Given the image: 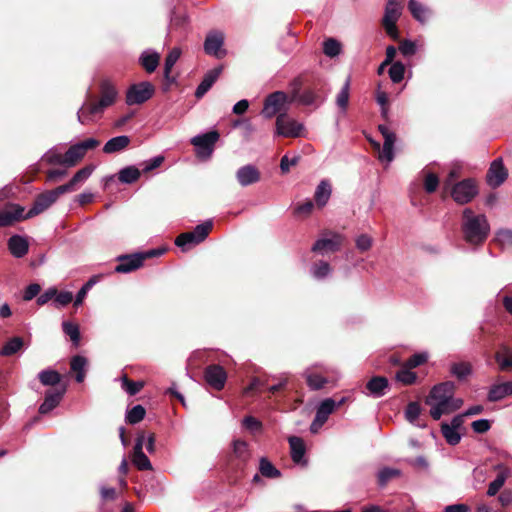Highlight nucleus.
I'll use <instances>...</instances> for the list:
<instances>
[{
	"label": "nucleus",
	"mask_w": 512,
	"mask_h": 512,
	"mask_svg": "<svg viewBox=\"0 0 512 512\" xmlns=\"http://www.w3.org/2000/svg\"><path fill=\"white\" fill-rule=\"evenodd\" d=\"M450 373L458 380H464L472 373V366L469 362H457L450 366Z\"/></svg>",
	"instance_id": "49530a36"
},
{
	"label": "nucleus",
	"mask_w": 512,
	"mask_h": 512,
	"mask_svg": "<svg viewBox=\"0 0 512 512\" xmlns=\"http://www.w3.org/2000/svg\"><path fill=\"white\" fill-rule=\"evenodd\" d=\"M66 392V387L62 386L55 390H49L45 394L43 403L39 407L40 414H47L56 408Z\"/></svg>",
	"instance_id": "aec40b11"
},
{
	"label": "nucleus",
	"mask_w": 512,
	"mask_h": 512,
	"mask_svg": "<svg viewBox=\"0 0 512 512\" xmlns=\"http://www.w3.org/2000/svg\"><path fill=\"white\" fill-rule=\"evenodd\" d=\"M181 55L179 48H173L165 59L164 64V78L166 83L164 84V92L169 91V86L175 82V78L171 76V71L175 63L178 61Z\"/></svg>",
	"instance_id": "5701e85b"
},
{
	"label": "nucleus",
	"mask_w": 512,
	"mask_h": 512,
	"mask_svg": "<svg viewBox=\"0 0 512 512\" xmlns=\"http://www.w3.org/2000/svg\"><path fill=\"white\" fill-rule=\"evenodd\" d=\"M23 344L21 337H13L2 347L0 354L2 356H11L17 353L23 347Z\"/></svg>",
	"instance_id": "09e8293b"
},
{
	"label": "nucleus",
	"mask_w": 512,
	"mask_h": 512,
	"mask_svg": "<svg viewBox=\"0 0 512 512\" xmlns=\"http://www.w3.org/2000/svg\"><path fill=\"white\" fill-rule=\"evenodd\" d=\"M378 130L384 138L383 147L380 150V143L370 140L374 148L379 151V160L386 161L387 163L392 162L394 159V144L396 141V135L386 125H379Z\"/></svg>",
	"instance_id": "1a4fd4ad"
},
{
	"label": "nucleus",
	"mask_w": 512,
	"mask_h": 512,
	"mask_svg": "<svg viewBox=\"0 0 512 512\" xmlns=\"http://www.w3.org/2000/svg\"><path fill=\"white\" fill-rule=\"evenodd\" d=\"M496 468L501 469V471L497 475V477L489 484L488 489H487L488 496L496 495L499 492V490L503 487V485L509 475L508 469L504 468L502 465H498Z\"/></svg>",
	"instance_id": "4c0bfd02"
},
{
	"label": "nucleus",
	"mask_w": 512,
	"mask_h": 512,
	"mask_svg": "<svg viewBox=\"0 0 512 512\" xmlns=\"http://www.w3.org/2000/svg\"><path fill=\"white\" fill-rule=\"evenodd\" d=\"M508 177V171L503 165L502 159H495L487 172L486 181L492 188H497L504 183Z\"/></svg>",
	"instance_id": "2eb2a0df"
},
{
	"label": "nucleus",
	"mask_w": 512,
	"mask_h": 512,
	"mask_svg": "<svg viewBox=\"0 0 512 512\" xmlns=\"http://www.w3.org/2000/svg\"><path fill=\"white\" fill-rule=\"evenodd\" d=\"M38 379L44 386H56L61 382V375L53 369H45L39 372Z\"/></svg>",
	"instance_id": "c03bdc74"
},
{
	"label": "nucleus",
	"mask_w": 512,
	"mask_h": 512,
	"mask_svg": "<svg viewBox=\"0 0 512 512\" xmlns=\"http://www.w3.org/2000/svg\"><path fill=\"white\" fill-rule=\"evenodd\" d=\"M119 264L115 267L117 273H130L143 265V256L140 253L133 255H121L118 257Z\"/></svg>",
	"instance_id": "6ab92c4d"
},
{
	"label": "nucleus",
	"mask_w": 512,
	"mask_h": 512,
	"mask_svg": "<svg viewBox=\"0 0 512 512\" xmlns=\"http://www.w3.org/2000/svg\"><path fill=\"white\" fill-rule=\"evenodd\" d=\"M93 165H88L78 170L71 180L61 186H58L63 194L77 190L93 173Z\"/></svg>",
	"instance_id": "f3484780"
},
{
	"label": "nucleus",
	"mask_w": 512,
	"mask_h": 512,
	"mask_svg": "<svg viewBox=\"0 0 512 512\" xmlns=\"http://www.w3.org/2000/svg\"><path fill=\"white\" fill-rule=\"evenodd\" d=\"M145 438V432L138 433L131 456L133 465L141 471L152 470V464L143 452Z\"/></svg>",
	"instance_id": "4468645a"
},
{
	"label": "nucleus",
	"mask_w": 512,
	"mask_h": 512,
	"mask_svg": "<svg viewBox=\"0 0 512 512\" xmlns=\"http://www.w3.org/2000/svg\"><path fill=\"white\" fill-rule=\"evenodd\" d=\"M115 98H100L98 102H85L78 110V121L81 124H87L98 117L104 108L112 105Z\"/></svg>",
	"instance_id": "0eeeda50"
},
{
	"label": "nucleus",
	"mask_w": 512,
	"mask_h": 512,
	"mask_svg": "<svg viewBox=\"0 0 512 512\" xmlns=\"http://www.w3.org/2000/svg\"><path fill=\"white\" fill-rule=\"evenodd\" d=\"M408 9L412 17L420 24H426L432 14L431 10L417 0L408 2Z\"/></svg>",
	"instance_id": "393cba45"
},
{
	"label": "nucleus",
	"mask_w": 512,
	"mask_h": 512,
	"mask_svg": "<svg viewBox=\"0 0 512 512\" xmlns=\"http://www.w3.org/2000/svg\"><path fill=\"white\" fill-rule=\"evenodd\" d=\"M399 51L405 57L413 56L417 52L416 42L403 40L399 45Z\"/></svg>",
	"instance_id": "680f3d73"
},
{
	"label": "nucleus",
	"mask_w": 512,
	"mask_h": 512,
	"mask_svg": "<svg viewBox=\"0 0 512 512\" xmlns=\"http://www.w3.org/2000/svg\"><path fill=\"white\" fill-rule=\"evenodd\" d=\"M243 426L251 432L261 430L262 423L253 416H246L242 421Z\"/></svg>",
	"instance_id": "338daca9"
},
{
	"label": "nucleus",
	"mask_w": 512,
	"mask_h": 512,
	"mask_svg": "<svg viewBox=\"0 0 512 512\" xmlns=\"http://www.w3.org/2000/svg\"><path fill=\"white\" fill-rule=\"evenodd\" d=\"M62 329H63L64 333L70 337L71 341L75 345L79 344L80 331H79L78 325H76L72 322L64 321L62 323Z\"/></svg>",
	"instance_id": "6e6d98bb"
},
{
	"label": "nucleus",
	"mask_w": 512,
	"mask_h": 512,
	"mask_svg": "<svg viewBox=\"0 0 512 512\" xmlns=\"http://www.w3.org/2000/svg\"><path fill=\"white\" fill-rule=\"evenodd\" d=\"M131 139L127 135H119L109 139L103 147L105 154H114L124 151L130 144Z\"/></svg>",
	"instance_id": "cd10ccee"
},
{
	"label": "nucleus",
	"mask_w": 512,
	"mask_h": 512,
	"mask_svg": "<svg viewBox=\"0 0 512 512\" xmlns=\"http://www.w3.org/2000/svg\"><path fill=\"white\" fill-rule=\"evenodd\" d=\"M54 298V302L57 307H64L73 300V294L69 291H62L60 293L56 292V296Z\"/></svg>",
	"instance_id": "69168bd1"
},
{
	"label": "nucleus",
	"mask_w": 512,
	"mask_h": 512,
	"mask_svg": "<svg viewBox=\"0 0 512 512\" xmlns=\"http://www.w3.org/2000/svg\"><path fill=\"white\" fill-rule=\"evenodd\" d=\"M427 360H428L427 352L415 353L406 361V367L409 369L416 368V367L424 364Z\"/></svg>",
	"instance_id": "052dcab7"
},
{
	"label": "nucleus",
	"mask_w": 512,
	"mask_h": 512,
	"mask_svg": "<svg viewBox=\"0 0 512 512\" xmlns=\"http://www.w3.org/2000/svg\"><path fill=\"white\" fill-rule=\"evenodd\" d=\"M495 360L501 371L512 369V349L506 345H501L495 353Z\"/></svg>",
	"instance_id": "f704fd0d"
},
{
	"label": "nucleus",
	"mask_w": 512,
	"mask_h": 512,
	"mask_svg": "<svg viewBox=\"0 0 512 512\" xmlns=\"http://www.w3.org/2000/svg\"><path fill=\"white\" fill-rule=\"evenodd\" d=\"M455 384L452 381L435 385L426 399V404L431 406L430 415L434 420H439L442 415L449 414L463 405V400L454 398Z\"/></svg>",
	"instance_id": "f257e3e1"
},
{
	"label": "nucleus",
	"mask_w": 512,
	"mask_h": 512,
	"mask_svg": "<svg viewBox=\"0 0 512 512\" xmlns=\"http://www.w3.org/2000/svg\"><path fill=\"white\" fill-rule=\"evenodd\" d=\"M421 175L423 176L425 191L427 193L435 192L439 185V179L437 175L427 170H423Z\"/></svg>",
	"instance_id": "8fccbe9b"
},
{
	"label": "nucleus",
	"mask_w": 512,
	"mask_h": 512,
	"mask_svg": "<svg viewBox=\"0 0 512 512\" xmlns=\"http://www.w3.org/2000/svg\"><path fill=\"white\" fill-rule=\"evenodd\" d=\"M293 100L294 98H266L262 114L266 118H271L277 113L281 112L284 108L286 100Z\"/></svg>",
	"instance_id": "7c9ffc66"
},
{
	"label": "nucleus",
	"mask_w": 512,
	"mask_h": 512,
	"mask_svg": "<svg viewBox=\"0 0 512 512\" xmlns=\"http://www.w3.org/2000/svg\"><path fill=\"white\" fill-rule=\"evenodd\" d=\"M87 367V359L83 356L76 355L72 357L70 361V368L76 373V381L78 383L83 382L85 378V372Z\"/></svg>",
	"instance_id": "58836bf2"
},
{
	"label": "nucleus",
	"mask_w": 512,
	"mask_h": 512,
	"mask_svg": "<svg viewBox=\"0 0 512 512\" xmlns=\"http://www.w3.org/2000/svg\"><path fill=\"white\" fill-rule=\"evenodd\" d=\"M332 268L326 261L320 260L310 267V274L314 279L323 280L330 276Z\"/></svg>",
	"instance_id": "79ce46f5"
},
{
	"label": "nucleus",
	"mask_w": 512,
	"mask_h": 512,
	"mask_svg": "<svg viewBox=\"0 0 512 512\" xmlns=\"http://www.w3.org/2000/svg\"><path fill=\"white\" fill-rule=\"evenodd\" d=\"M372 246V238L366 234H362L356 239V247L364 252L371 248Z\"/></svg>",
	"instance_id": "774afa93"
},
{
	"label": "nucleus",
	"mask_w": 512,
	"mask_h": 512,
	"mask_svg": "<svg viewBox=\"0 0 512 512\" xmlns=\"http://www.w3.org/2000/svg\"><path fill=\"white\" fill-rule=\"evenodd\" d=\"M63 144H58L50 148L43 156L42 161L49 165H62L65 166V153H62Z\"/></svg>",
	"instance_id": "72a5a7b5"
},
{
	"label": "nucleus",
	"mask_w": 512,
	"mask_h": 512,
	"mask_svg": "<svg viewBox=\"0 0 512 512\" xmlns=\"http://www.w3.org/2000/svg\"><path fill=\"white\" fill-rule=\"evenodd\" d=\"M343 242V236L338 233H330V237L319 238L312 246L311 250L320 255L337 252L340 250Z\"/></svg>",
	"instance_id": "ddd939ff"
},
{
	"label": "nucleus",
	"mask_w": 512,
	"mask_h": 512,
	"mask_svg": "<svg viewBox=\"0 0 512 512\" xmlns=\"http://www.w3.org/2000/svg\"><path fill=\"white\" fill-rule=\"evenodd\" d=\"M24 209L18 205L0 211V227H8L13 225L16 221L24 219Z\"/></svg>",
	"instance_id": "a878e982"
},
{
	"label": "nucleus",
	"mask_w": 512,
	"mask_h": 512,
	"mask_svg": "<svg viewBox=\"0 0 512 512\" xmlns=\"http://www.w3.org/2000/svg\"><path fill=\"white\" fill-rule=\"evenodd\" d=\"M221 73V68H215L207 72L196 89L195 96H203L206 94L212 85L215 83Z\"/></svg>",
	"instance_id": "c9c22d12"
},
{
	"label": "nucleus",
	"mask_w": 512,
	"mask_h": 512,
	"mask_svg": "<svg viewBox=\"0 0 512 512\" xmlns=\"http://www.w3.org/2000/svg\"><path fill=\"white\" fill-rule=\"evenodd\" d=\"M323 52L328 57H336L341 52V44L337 40L329 38L323 44Z\"/></svg>",
	"instance_id": "13d9d810"
},
{
	"label": "nucleus",
	"mask_w": 512,
	"mask_h": 512,
	"mask_svg": "<svg viewBox=\"0 0 512 512\" xmlns=\"http://www.w3.org/2000/svg\"><path fill=\"white\" fill-rule=\"evenodd\" d=\"M97 283V278L92 277L90 278L78 291L75 300L74 305L80 306L83 303V300L85 299L88 291Z\"/></svg>",
	"instance_id": "bf43d9fd"
},
{
	"label": "nucleus",
	"mask_w": 512,
	"mask_h": 512,
	"mask_svg": "<svg viewBox=\"0 0 512 512\" xmlns=\"http://www.w3.org/2000/svg\"><path fill=\"white\" fill-rule=\"evenodd\" d=\"M121 387L129 395L133 396L140 392V390L143 388V382L131 381L125 375L121 378Z\"/></svg>",
	"instance_id": "5fc2aeb1"
},
{
	"label": "nucleus",
	"mask_w": 512,
	"mask_h": 512,
	"mask_svg": "<svg viewBox=\"0 0 512 512\" xmlns=\"http://www.w3.org/2000/svg\"><path fill=\"white\" fill-rule=\"evenodd\" d=\"M146 411L142 405L133 406L126 414V421L129 424H137L145 417Z\"/></svg>",
	"instance_id": "603ef678"
},
{
	"label": "nucleus",
	"mask_w": 512,
	"mask_h": 512,
	"mask_svg": "<svg viewBox=\"0 0 512 512\" xmlns=\"http://www.w3.org/2000/svg\"><path fill=\"white\" fill-rule=\"evenodd\" d=\"M141 172L134 166L122 168L118 173V179L125 184H132L140 178Z\"/></svg>",
	"instance_id": "a18cd8bd"
},
{
	"label": "nucleus",
	"mask_w": 512,
	"mask_h": 512,
	"mask_svg": "<svg viewBox=\"0 0 512 512\" xmlns=\"http://www.w3.org/2000/svg\"><path fill=\"white\" fill-rule=\"evenodd\" d=\"M232 451L234 458L239 464L245 465L249 461L251 454L246 441L240 439L234 440L232 443Z\"/></svg>",
	"instance_id": "2f4dec72"
},
{
	"label": "nucleus",
	"mask_w": 512,
	"mask_h": 512,
	"mask_svg": "<svg viewBox=\"0 0 512 512\" xmlns=\"http://www.w3.org/2000/svg\"><path fill=\"white\" fill-rule=\"evenodd\" d=\"M509 395H512V381L492 385L487 398L490 402H497Z\"/></svg>",
	"instance_id": "c85d7f7f"
},
{
	"label": "nucleus",
	"mask_w": 512,
	"mask_h": 512,
	"mask_svg": "<svg viewBox=\"0 0 512 512\" xmlns=\"http://www.w3.org/2000/svg\"><path fill=\"white\" fill-rule=\"evenodd\" d=\"M478 193L477 186L472 179H464L454 185L451 196L458 204L469 203Z\"/></svg>",
	"instance_id": "f8f14e48"
},
{
	"label": "nucleus",
	"mask_w": 512,
	"mask_h": 512,
	"mask_svg": "<svg viewBox=\"0 0 512 512\" xmlns=\"http://www.w3.org/2000/svg\"><path fill=\"white\" fill-rule=\"evenodd\" d=\"M7 246L15 258H23L29 251L27 238L18 234H14L8 239Z\"/></svg>",
	"instance_id": "412c9836"
},
{
	"label": "nucleus",
	"mask_w": 512,
	"mask_h": 512,
	"mask_svg": "<svg viewBox=\"0 0 512 512\" xmlns=\"http://www.w3.org/2000/svg\"><path fill=\"white\" fill-rule=\"evenodd\" d=\"M441 432L446 442L450 445H457L461 440V434L458 432V430L452 428L446 422L441 424Z\"/></svg>",
	"instance_id": "de8ad7c7"
},
{
	"label": "nucleus",
	"mask_w": 512,
	"mask_h": 512,
	"mask_svg": "<svg viewBox=\"0 0 512 512\" xmlns=\"http://www.w3.org/2000/svg\"><path fill=\"white\" fill-rule=\"evenodd\" d=\"M389 388V383L387 378L382 376L372 377L366 384V389L368 390V394L375 398L382 397L386 394Z\"/></svg>",
	"instance_id": "b1692460"
},
{
	"label": "nucleus",
	"mask_w": 512,
	"mask_h": 512,
	"mask_svg": "<svg viewBox=\"0 0 512 512\" xmlns=\"http://www.w3.org/2000/svg\"><path fill=\"white\" fill-rule=\"evenodd\" d=\"M389 77L394 83H399L403 80L405 74V66L401 62H394L389 68Z\"/></svg>",
	"instance_id": "4d7b16f0"
},
{
	"label": "nucleus",
	"mask_w": 512,
	"mask_h": 512,
	"mask_svg": "<svg viewBox=\"0 0 512 512\" xmlns=\"http://www.w3.org/2000/svg\"><path fill=\"white\" fill-rule=\"evenodd\" d=\"M154 92V86L148 81H143L130 86L125 96H152Z\"/></svg>",
	"instance_id": "a19ab883"
},
{
	"label": "nucleus",
	"mask_w": 512,
	"mask_h": 512,
	"mask_svg": "<svg viewBox=\"0 0 512 512\" xmlns=\"http://www.w3.org/2000/svg\"><path fill=\"white\" fill-rule=\"evenodd\" d=\"M304 125L285 113H280L276 119V134L282 137L297 138L302 135Z\"/></svg>",
	"instance_id": "9d476101"
},
{
	"label": "nucleus",
	"mask_w": 512,
	"mask_h": 512,
	"mask_svg": "<svg viewBox=\"0 0 512 512\" xmlns=\"http://www.w3.org/2000/svg\"><path fill=\"white\" fill-rule=\"evenodd\" d=\"M402 14L401 0H389L385 6L382 25L386 33L394 40L399 38V31L396 23Z\"/></svg>",
	"instance_id": "20e7f679"
},
{
	"label": "nucleus",
	"mask_w": 512,
	"mask_h": 512,
	"mask_svg": "<svg viewBox=\"0 0 512 512\" xmlns=\"http://www.w3.org/2000/svg\"><path fill=\"white\" fill-rule=\"evenodd\" d=\"M336 409V401L332 398L324 399L317 407L316 417L318 420L327 421L330 414Z\"/></svg>",
	"instance_id": "37998d69"
},
{
	"label": "nucleus",
	"mask_w": 512,
	"mask_h": 512,
	"mask_svg": "<svg viewBox=\"0 0 512 512\" xmlns=\"http://www.w3.org/2000/svg\"><path fill=\"white\" fill-rule=\"evenodd\" d=\"M461 229L466 242L478 245L488 237L490 226L485 215L475 214L470 208H466L462 213Z\"/></svg>",
	"instance_id": "f03ea898"
},
{
	"label": "nucleus",
	"mask_w": 512,
	"mask_h": 512,
	"mask_svg": "<svg viewBox=\"0 0 512 512\" xmlns=\"http://www.w3.org/2000/svg\"><path fill=\"white\" fill-rule=\"evenodd\" d=\"M421 413V407L418 402H410L405 409V418L411 424L421 426L417 424V420Z\"/></svg>",
	"instance_id": "864d4df0"
},
{
	"label": "nucleus",
	"mask_w": 512,
	"mask_h": 512,
	"mask_svg": "<svg viewBox=\"0 0 512 512\" xmlns=\"http://www.w3.org/2000/svg\"><path fill=\"white\" fill-rule=\"evenodd\" d=\"M260 178V171L257 169L256 166L252 164L244 165L240 167L236 172V179L242 187H247L249 185L255 184L259 182Z\"/></svg>",
	"instance_id": "a211bd4d"
},
{
	"label": "nucleus",
	"mask_w": 512,
	"mask_h": 512,
	"mask_svg": "<svg viewBox=\"0 0 512 512\" xmlns=\"http://www.w3.org/2000/svg\"><path fill=\"white\" fill-rule=\"evenodd\" d=\"M416 374L408 369H402L397 372L396 379L406 385L413 384L416 381Z\"/></svg>",
	"instance_id": "e2e57ef3"
},
{
	"label": "nucleus",
	"mask_w": 512,
	"mask_h": 512,
	"mask_svg": "<svg viewBox=\"0 0 512 512\" xmlns=\"http://www.w3.org/2000/svg\"><path fill=\"white\" fill-rule=\"evenodd\" d=\"M401 474L399 469L383 467L378 471L377 478L380 486H385L392 478L398 477Z\"/></svg>",
	"instance_id": "3c124183"
},
{
	"label": "nucleus",
	"mask_w": 512,
	"mask_h": 512,
	"mask_svg": "<svg viewBox=\"0 0 512 512\" xmlns=\"http://www.w3.org/2000/svg\"><path fill=\"white\" fill-rule=\"evenodd\" d=\"M378 130L384 138L383 147L380 150V143L370 140L374 148L379 151V160L386 161L387 163L392 162L394 159V144L396 141V135L386 125H379Z\"/></svg>",
	"instance_id": "6e6552de"
},
{
	"label": "nucleus",
	"mask_w": 512,
	"mask_h": 512,
	"mask_svg": "<svg viewBox=\"0 0 512 512\" xmlns=\"http://www.w3.org/2000/svg\"><path fill=\"white\" fill-rule=\"evenodd\" d=\"M204 377L209 386L221 390L225 386L227 374L222 366L214 364L206 367Z\"/></svg>",
	"instance_id": "dca6fc26"
},
{
	"label": "nucleus",
	"mask_w": 512,
	"mask_h": 512,
	"mask_svg": "<svg viewBox=\"0 0 512 512\" xmlns=\"http://www.w3.org/2000/svg\"><path fill=\"white\" fill-rule=\"evenodd\" d=\"M332 193V188L327 180H322L316 187L314 198L316 205L323 208L329 201Z\"/></svg>",
	"instance_id": "473e14b6"
},
{
	"label": "nucleus",
	"mask_w": 512,
	"mask_h": 512,
	"mask_svg": "<svg viewBox=\"0 0 512 512\" xmlns=\"http://www.w3.org/2000/svg\"><path fill=\"white\" fill-rule=\"evenodd\" d=\"M99 141L95 138H88L74 145H71L65 152V167L75 166L87 153L99 146Z\"/></svg>",
	"instance_id": "423d86ee"
},
{
	"label": "nucleus",
	"mask_w": 512,
	"mask_h": 512,
	"mask_svg": "<svg viewBox=\"0 0 512 512\" xmlns=\"http://www.w3.org/2000/svg\"><path fill=\"white\" fill-rule=\"evenodd\" d=\"M224 43V36L221 32H212L207 35L204 42V50L209 55L218 56Z\"/></svg>",
	"instance_id": "bb28decb"
},
{
	"label": "nucleus",
	"mask_w": 512,
	"mask_h": 512,
	"mask_svg": "<svg viewBox=\"0 0 512 512\" xmlns=\"http://www.w3.org/2000/svg\"><path fill=\"white\" fill-rule=\"evenodd\" d=\"M290 446V454L294 463L303 464L307 463L305 459L306 447L302 438L298 436H291L288 438Z\"/></svg>",
	"instance_id": "4be33fe9"
},
{
	"label": "nucleus",
	"mask_w": 512,
	"mask_h": 512,
	"mask_svg": "<svg viewBox=\"0 0 512 512\" xmlns=\"http://www.w3.org/2000/svg\"><path fill=\"white\" fill-rule=\"evenodd\" d=\"M160 54L152 49H147L142 52L139 62L142 67L148 72L152 73L159 65Z\"/></svg>",
	"instance_id": "c756f323"
},
{
	"label": "nucleus",
	"mask_w": 512,
	"mask_h": 512,
	"mask_svg": "<svg viewBox=\"0 0 512 512\" xmlns=\"http://www.w3.org/2000/svg\"><path fill=\"white\" fill-rule=\"evenodd\" d=\"M59 187L46 191L37 196L30 210L24 215V219L32 218L48 209L62 195Z\"/></svg>",
	"instance_id": "9b49d317"
},
{
	"label": "nucleus",
	"mask_w": 512,
	"mask_h": 512,
	"mask_svg": "<svg viewBox=\"0 0 512 512\" xmlns=\"http://www.w3.org/2000/svg\"><path fill=\"white\" fill-rule=\"evenodd\" d=\"M164 162V157L161 155L150 158L149 160L143 162L142 171L144 173L150 172L156 168H158Z\"/></svg>",
	"instance_id": "0e129e2a"
},
{
	"label": "nucleus",
	"mask_w": 512,
	"mask_h": 512,
	"mask_svg": "<svg viewBox=\"0 0 512 512\" xmlns=\"http://www.w3.org/2000/svg\"><path fill=\"white\" fill-rule=\"evenodd\" d=\"M212 227V220H206L205 222L197 225L193 231L180 234L176 238L175 244L183 251H187L190 246L203 242L212 230Z\"/></svg>",
	"instance_id": "7ed1b4c3"
},
{
	"label": "nucleus",
	"mask_w": 512,
	"mask_h": 512,
	"mask_svg": "<svg viewBox=\"0 0 512 512\" xmlns=\"http://www.w3.org/2000/svg\"><path fill=\"white\" fill-rule=\"evenodd\" d=\"M217 131H210L205 134H199L191 139V144L195 147L196 156L202 160L211 157L216 142L219 140Z\"/></svg>",
	"instance_id": "39448f33"
},
{
	"label": "nucleus",
	"mask_w": 512,
	"mask_h": 512,
	"mask_svg": "<svg viewBox=\"0 0 512 512\" xmlns=\"http://www.w3.org/2000/svg\"><path fill=\"white\" fill-rule=\"evenodd\" d=\"M304 376L309 388L312 390L322 389L329 382L326 377L314 372L311 368L305 370Z\"/></svg>",
	"instance_id": "e433bc0d"
},
{
	"label": "nucleus",
	"mask_w": 512,
	"mask_h": 512,
	"mask_svg": "<svg viewBox=\"0 0 512 512\" xmlns=\"http://www.w3.org/2000/svg\"><path fill=\"white\" fill-rule=\"evenodd\" d=\"M258 469L261 476L265 478L275 479L281 476L280 470H278L266 457L260 458Z\"/></svg>",
	"instance_id": "ea45409f"
}]
</instances>
